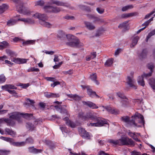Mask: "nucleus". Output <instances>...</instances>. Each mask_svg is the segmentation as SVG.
I'll return each mask as SVG.
<instances>
[{
  "label": "nucleus",
  "mask_w": 155,
  "mask_h": 155,
  "mask_svg": "<svg viewBox=\"0 0 155 155\" xmlns=\"http://www.w3.org/2000/svg\"><path fill=\"white\" fill-rule=\"evenodd\" d=\"M27 127H28L29 129L30 130H34V128H35V126L34 124H33L31 123H28L27 124Z\"/></svg>",
  "instance_id": "obj_36"
},
{
  "label": "nucleus",
  "mask_w": 155,
  "mask_h": 155,
  "mask_svg": "<svg viewBox=\"0 0 155 155\" xmlns=\"http://www.w3.org/2000/svg\"><path fill=\"white\" fill-rule=\"evenodd\" d=\"M17 86H21L23 88H26L28 87L29 86V84H18L17 85Z\"/></svg>",
  "instance_id": "obj_39"
},
{
  "label": "nucleus",
  "mask_w": 155,
  "mask_h": 155,
  "mask_svg": "<svg viewBox=\"0 0 155 155\" xmlns=\"http://www.w3.org/2000/svg\"><path fill=\"white\" fill-rule=\"evenodd\" d=\"M132 119L130 120L128 116H124L121 117L122 121L127 123L130 125H134L137 126L136 122H138L139 123L144 124V118L142 115L139 113H136L134 116H132Z\"/></svg>",
  "instance_id": "obj_4"
},
{
  "label": "nucleus",
  "mask_w": 155,
  "mask_h": 155,
  "mask_svg": "<svg viewBox=\"0 0 155 155\" xmlns=\"http://www.w3.org/2000/svg\"><path fill=\"white\" fill-rule=\"evenodd\" d=\"M5 51L7 54L10 56L12 57L14 55V52L10 49H7Z\"/></svg>",
  "instance_id": "obj_35"
},
{
  "label": "nucleus",
  "mask_w": 155,
  "mask_h": 155,
  "mask_svg": "<svg viewBox=\"0 0 155 155\" xmlns=\"http://www.w3.org/2000/svg\"><path fill=\"white\" fill-rule=\"evenodd\" d=\"M10 152L9 150H0V155H8Z\"/></svg>",
  "instance_id": "obj_31"
},
{
  "label": "nucleus",
  "mask_w": 155,
  "mask_h": 155,
  "mask_svg": "<svg viewBox=\"0 0 155 155\" xmlns=\"http://www.w3.org/2000/svg\"><path fill=\"white\" fill-rule=\"evenodd\" d=\"M127 21H125L122 23L120 24L118 27L119 28H124L125 29H126L127 27Z\"/></svg>",
  "instance_id": "obj_27"
},
{
  "label": "nucleus",
  "mask_w": 155,
  "mask_h": 155,
  "mask_svg": "<svg viewBox=\"0 0 155 155\" xmlns=\"http://www.w3.org/2000/svg\"><path fill=\"white\" fill-rule=\"evenodd\" d=\"M83 135H81V137L85 138L87 139H89L90 137V135H89V133L87 132L86 131H85V132H84L83 134Z\"/></svg>",
  "instance_id": "obj_37"
},
{
  "label": "nucleus",
  "mask_w": 155,
  "mask_h": 155,
  "mask_svg": "<svg viewBox=\"0 0 155 155\" xmlns=\"http://www.w3.org/2000/svg\"><path fill=\"white\" fill-rule=\"evenodd\" d=\"M28 149L29 152L35 154L41 153L42 151L41 149H38L35 148L34 147H28Z\"/></svg>",
  "instance_id": "obj_12"
},
{
  "label": "nucleus",
  "mask_w": 155,
  "mask_h": 155,
  "mask_svg": "<svg viewBox=\"0 0 155 155\" xmlns=\"http://www.w3.org/2000/svg\"><path fill=\"white\" fill-rule=\"evenodd\" d=\"M60 128L62 130V132H64L65 133H67L68 131L66 127H60Z\"/></svg>",
  "instance_id": "obj_57"
},
{
  "label": "nucleus",
  "mask_w": 155,
  "mask_h": 155,
  "mask_svg": "<svg viewBox=\"0 0 155 155\" xmlns=\"http://www.w3.org/2000/svg\"><path fill=\"white\" fill-rule=\"evenodd\" d=\"M44 3L43 1H39L35 2V5L42 6L44 4Z\"/></svg>",
  "instance_id": "obj_42"
},
{
  "label": "nucleus",
  "mask_w": 155,
  "mask_h": 155,
  "mask_svg": "<svg viewBox=\"0 0 155 155\" xmlns=\"http://www.w3.org/2000/svg\"><path fill=\"white\" fill-rule=\"evenodd\" d=\"M152 71H150L148 74H144L141 77H139L138 79V83L139 85L143 87L145 85L144 81L143 78L144 77H148L151 75Z\"/></svg>",
  "instance_id": "obj_7"
},
{
  "label": "nucleus",
  "mask_w": 155,
  "mask_h": 155,
  "mask_svg": "<svg viewBox=\"0 0 155 155\" xmlns=\"http://www.w3.org/2000/svg\"><path fill=\"white\" fill-rule=\"evenodd\" d=\"M87 90V94L90 97H93L95 95L98 97H99L97 94L95 92L93 91L92 89H90L89 88Z\"/></svg>",
  "instance_id": "obj_20"
},
{
  "label": "nucleus",
  "mask_w": 155,
  "mask_h": 155,
  "mask_svg": "<svg viewBox=\"0 0 155 155\" xmlns=\"http://www.w3.org/2000/svg\"><path fill=\"white\" fill-rule=\"evenodd\" d=\"M2 89H6V90L8 89H16L17 87L15 86L13 84H6L5 85L2 86L1 87Z\"/></svg>",
  "instance_id": "obj_17"
},
{
  "label": "nucleus",
  "mask_w": 155,
  "mask_h": 155,
  "mask_svg": "<svg viewBox=\"0 0 155 155\" xmlns=\"http://www.w3.org/2000/svg\"><path fill=\"white\" fill-rule=\"evenodd\" d=\"M57 37L66 45L71 47H78L82 44L74 36L70 34L66 35L64 32L61 30L58 31Z\"/></svg>",
  "instance_id": "obj_1"
},
{
  "label": "nucleus",
  "mask_w": 155,
  "mask_h": 155,
  "mask_svg": "<svg viewBox=\"0 0 155 155\" xmlns=\"http://www.w3.org/2000/svg\"><path fill=\"white\" fill-rule=\"evenodd\" d=\"M6 134L9 135L13 137H15V136L16 133L15 132L13 131L11 129L8 128H6L5 129Z\"/></svg>",
  "instance_id": "obj_14"
},
{
  "label": "nucleus",
  "mask_w": 155,
  "mask_h": 155,
  "mask_svg": "<svg viewBox=\"0 0 155 155\" xmlns=\"http://www.w3.org/2000/svg\"><path fill=\"white\" fill-rule=\"evenodd\" d=\"M53 7L50 6H45L44 9L46 12H53Z\"/></svg>",
  "instance_id": "obj_23"
},
{
  "label": "nucleus",
  "mask_w": 155,
  "mask_h": 155,
  "mask_svg": "<svg viewBox=\"0 0 155 155\" xmlns=\"http://www.w3.org/2000/svg\"><path fill=\"white\" fill-rule=\"evenodd\" d=\"M60 94H59L52 93V98H57L60 97Z\"/></svg>",
  "instance_id": "obj_59"
},
{
  "label": "nucleus",
  "mask_w": 155,
  "mask_h": 155,
  "mask_svg": "<svg viewBox=\"0 0 155 155\" xmlns=\"http://www.w3.org/2000/svg\"><path fill=\"white\" fill-rule=\"evenodd\" d=\"M22 114L23 115V117L26 118L31 117L32 116V114H29L28 113H26L24 114H19L18 112H13L9 114L10 116L9 118L13 120H11L9 118L5 119L4 120L9 125L13 126L15 124L14 120H15L18 121H20L21 118V115Z\"/></svg>",
  "instance_id": "obj_3"
},
{
  "label": "nucleus",
  "mask_w": 155,
  "mask_h": 155,
  "mask_svg": "<svg viewBox=\"0 0 155 155\" xmlns=\"http://www.w3.org/2000/svg\"><path fill=\"white\" fill-rule=\"evenodd\" d=\"M1 43L2 44V45L5 48H7L9 46V44L6 41L2 42H1Z\"/></svg>",
  "instance_id": "obj_43"
},
{
  "label": "nucleus",
  "mask_w": 155,
  "mask_h": 155,
  "mask_svg": "<svg viewBox=\"0 0 155 155\" xmlns=\"http://www.w3.org/2000/svg\"><path fill=\"white\" fill-rule=\"evenodd\" d=\"M35 23V21L34 20L29 18H27L26 23L32 24Z\"/></svg>",
  "instance_id": "obj_47"
},
{
  "label": "nucleus",
  "mask_w": 155,
  "mask_h": 155,
  "mask_svg": "<svg viewBox=\"0 0 155 155\" xmlns=\"http://www.w3.org/2000/svg\"><path fill=\"white\" fill-rule=\"evenodd\" d=\"M78 130L80 135H83L84 133L86 131L84 129L82 128H79Z\"/></svg>",
  "instance_id": "obj_40"
},
{
  "label": "nucleus",
  "mask_w": 155,
  "mask_h": 155,
  "mask_svg": "<svg viewBox=\"0 0 155 155\" xmlns=\"http://www.w3.org/2000/svg\"><path fill=\"white\" fill-rule=\"evenodd\" d=\"M131 155H141L140 152L135 151H132L130 152Z\"/></svg>",
  "instance_id": "obj_51"
},
{
  "label": "nucleus",
  "mask_w": 155,
  "mask_h": 155,
  "mask_svg": "<svg viewBox=\"0 0 155 155\" xmlns=\"http://www.w3.org/2000/svg\"><path fill=\"white\" fill-rule=\"evenodd\" d=\"M62 63L63 62L62 61L60 62L58 64L55 65L53 66V68L54 69H58L60 67L61 65L62 64Z\"/></svg>",
  "instance_id": "obj_54"
},
{
  "label": "nucleus",
  "mask_w": 155,
  "mask_h": 155,
  "mask_svg": "<svg viewBox=\"0 0 155 155\" xmlns=\"http://www.w3.org/2000/svg\"><path fill=\"white\" fill-rule=\"evenodd\" d=\"M155 12V11H152L149 14L146 15L145 16V17L144 18V19H147V18H149L151 15H152Z\"/></svg>",
  "instance_id": "obj_49"
},
{
  "label": "nucleus",
  "mask_w": 155,
  "mask_h": 155,
  "mask_svg": "<svg viewBox=\"0 0 155 155\" xmlns=\"http://www.w3.org/2000/svg\"><path fill=\"white\" fill-rule=\"evenodd\" d=\"M35 40H28L25 41H24L23 42V44L24 45H27L30 44H35Z\"/></svg>",
  "instance_id": "obj_29"
},
{
  "label": "nucleus",
  "mask_w": 155,
  "mask_h": 155,
  "mask_svg": "<svg viewBox=\"0 0 155 155\" xmlns=\"http://www.w3.org/2000/svg\"><path fill=\"white\" fill-rule=\"evenodd\" d=\"M87 16L88 18L91 20H93L95 17L94 15L91 14H88Z\"/></svg>",
  "instance_id": "obj_62"
},
{
  "label": "nucleus",
  "mask_w": 155,
  "mask_h": 155,
  "mask_svg": "<svg viewBox=\"0 0 155 155\" xmlns=\"http://www.w3.org/2000/svg\"><path fill=\"white\" fill-rule=\"evenodd\" d=\"M135 81L133 78L130 77H127V83L131 87L134 89H136L137 87L135 85Z\"/></svg>",
  "instance_id": "obj_9"
},
{
  "label": "nucleus",
  "mask_w": 155,
  "mask_h": 155,
  "mask_svg": "<svg viewBox=\"0 0 155 155\" xmlns=\"http://www.w3.org/2000/svg\"><path fill=\"white\" fill-rule=\"evenodd\" d=\"M96 10L100 14H103L104 12V9L100 8H97Z\"/></svg>",
  "instance_id": "obj_45"
},
{
  "label": "nucleus",
  "mask_w": 155,
  "mask_h": 155,
  "mask_svg": "<svg viewBox=\"0 0 155 155\" xmlns=\"http://www.w3.org/2000/svg\"><path fill=\"white\" fill-rule=\"evenodd\" d=\"M82 102L84 104L87 105L89 107L92 108L93 109H97L98 108V107L97 106H96L95 104L90 101H88L87 102H86L85 101H83Z\"/></svg>",
  "instance_id": "obj_13"
},
{
  "label": "nucleus",
  "mask_w": 155,
  "mask_h": 155,
  "mask_svg": "<svg viewBox=\"0 0 155 155\" xmlns=\"http://www.w3.org/2000/svg\"><path fill=\"white\" fill-rule=\"evenodd\" d=\"M133 8L134 6L132 5H128L123 7L122 8V11H125L128 9H132Z\"/></svg>",
  "instance_id": "obj_30"
},
{
  "label": "nucleus",
  "mask_w": 155,
  "mask_h": 155,
  "mask_svg": "<svg viewBox=\"0 0 155 155\" xmlns=\"http://www.w3.org/2000/svg\"><path fill=\"white\" fill-rule=\"evenodd\" d=\"M147 67L148 68L150 69V71H152V69L154 67L153 64L152 63L149 64H148Z\"/></svg>",
  "instance_id": "obj_52"
},
{
  "label": "nucleus",
  "mask_w": 155,
  "mask_h": 155,
  "mask_svg": "<svg viewBox=\"0 0 155 155\" xmlns=\"http://www.w3.org/2000/svg\"><path fill=\"white\" fill-rule=\"evenodd\" d=\"M52 93L46 92L45 93V96L48 98H52Z\"/></svg>",
  "instance_id": "obj_44"
},
{
  "label": "nucleus",
  "mask_w": 155,
  "mask_h": 155,
  "mask_svg": "<svg viewBox=\"0 0 155 155\" xmlns=\"http://www.w3.org/2000/svg\"><path fill=\"white\" fill-rule=\"evenodd\" d=\"M147 50H143L140 55V58H145L147 56Z\"/></svg>",
  "instance_id": "obj_32"
},
{
  "label": "nucleus",
  "mask_w": 155,
  "mask_h": 155,
  "mask_svg": "<svg viewBox=\"0 0 155 155\" xmlns=\"http://www.w3.org/2000/svg\"><path fill=\"white\" fill-rule=\"evenodd\" d=\"M63 120L65 121V123L67 125L72 128H75L79 124H78H78L77 122L76 123L69 120V118L67 117H66L64 118Z\"/></svg>",
  "instance_id": "obj_8"
},
{
  "label": "nucleus",
  "mask_w": 155,
  "mask_h": 155,
  "mask_svg": "<svg viewBox=\"0 0 155 155\" xmlns=\"http://www.w3.org/2000/svg\"><path fill=\"white\" fill-rule=\"evenodd\" d=\"M39 71V69L38 68H35L34 67H31L29 68L27 70L28 72L31 71Z\"/></svg>",
  "instance_id": "obj_41"
},
{
  "label": "nucleus",
  "mask_w": 155,
  "mask_h": 155,
  "mask_svg": "<svg viewBox=\"0 0 155 155\" xmlns=\"http://www.w3.org/2000/svg\"><path fill=\"white\" fill-rule=\"evenodd\" d=\"M117 95L122 99H125L124 100H123L122 102H123V104H122V106H124V102H127V99L126 98V97L124 96V94L120 92H118L117 93Z\"/></svg>",
  "instance_id": "obj_18"
},
{
  "label": "nucleus",
  "mask_w": 155,
  "mask_h": 155,
  "mask_svg": "<svg viewBox=\"0 0 155 155\" xmlns=\"http://www.w3.org/2000/svg\"><path fill=\"white\" fill-rule=\"evenodd\" d=\"M155 34V29H154L151 31L148 35L150 37L153 35Z\"/></svg>",
  "instance_id": "obj_64"
},
{
  "label": "nucleus",
  "mask_w": 155,
  "mask_h": 155,
  "mask_svg": "<svg viewBox=\"0 0 155 155\" xmlns=\"http://www.w3.org/2000/svg\"><path fill=\"white\" fill-rule=\"evenodd\" d=\"M119 140L120 146L129 145L134 146L135 145V143L132 139L127 137H122Z\"/></svg>",
  "instance_id": "obj_6"
},
{
  "label": "nucleus",
  "mask_w": 155,
  "mask_h": 155,
  "mask_svg": "<svg viewBox=\"0 0 155 155\" xmlns=\"http://www.w3.org/2000/svg\"><path fill=\"white\" fill-rule=\"evenodd\" d=\"M91 58L92 59H93L94 58H95L96 57L97 55L96 54V52H93L91 53Z\"/></svg>",
  "instance_id": "obj_60"
},
{
  "label": "nucleus",
  "mask_w": 155,
  "mask_h": 155,
  "mask_svg": "<svg viewBox=\"0 0 155 155\" xmlns=\"http://www.w3.org/2000/svg\"><path fill=\"white\" fill-rule=\"evenodd\" d=\"M84 24L86 28L89 30H93L95 28V26L90 22L85 21Z\"/></svg>",
  "instance_id": "obj_16"
},
{
  "label": "nucleus",
  "mask_w": 155,
  "mask_h": 155,
  "mask_svg": "<svg viewBox=\"0 0 155 155\" xmlns=\"http://www.w3.org/2000/svg\"><path fill=\"white\" fill-rule=\"evenodd\" d=\"M6 80L5 76L3 74L0 75V83L4 82Z\"/></svg>",
  "instance_id": "obj_38"
},
{
  "label": "nucleus",
  "mask_w": 155,
  "mask_h": 155,
  "mask_svg": "<svg viewBox=\"0 0 155 155\" xmlns=\"http://www.w3.org/2000/svg\"><path fill=\"white\" fill-rule=\"evenodd\" d=\"M6 91H8L9 93L12 94L16 95L17 94L15 91L14 90H11L9 89H7L6 90Z\"/></svg>",
  "instance_id": "obj_58"
},
{
  "label": "nucleus",
  "mask_w": 155,
  "mask_h": 155,
  "mask_svg": "<svg viewBox=\"0 0 155 155\" xmlns=\"http://www.w3.org/2000/svg\"><path fill=\"white\" fill-rule=\"evenodd\" d=\"M54 62H58L60 61V59L58 58V57L57 55H54Z\"/></svg>",
  "instance_id": "obj_63"
},
{
  "label": "nucleus",
  "mask_w": 155,
  "mask_h": 155,
  "mask_svg": "<svg viewBox=\"0 0 155 155\" xmlns=\"http://www.w3.org/2000/svg\"><path fill=\"white\" fill-rule=\"evenodd\" d=\"M32 17L38 19L40 20V23L43 26L47 28H50L51 26L50 23L45 21L48 19V17L45 14L37 12L32 15Z\"/></svg>",
  "instance_id": "obj_5"
},
{
  "label": "nucleus",
  "mask_w": 155,
  "mask_h": 155,
  "mask_svg": "<svg viewBox=\"0 0 155 155\" xmlns=\"http://www.w3.org/2000/svg\"><path fill=\"white\" fill-rule=\"evenodd\" d=\"M17 20L14 19H11L7 22V25L9 26L14 25L17 22Z\"/></svg>",
  "instance_id": "obj_22"
},
{
  "label": "nucleus",
  "mask_w": 155,
  "mask_h": 155,
  "mask_svg": "<svg viewBox=\"0 0 155 155\" xmlns=\"http://www.w3.org/2000/svg\"><path fill=\"white\" fill-rule=\"evenodd\" d=\"M128 135L133 138L136 136L134 133H132L130 130H129L128 132Z\"/></svg>",
  "instance_id": "obj_53"
},
{
  "label": "nucleus",
  "mask_w": 155,
  "mask_h": 155,
  "mask_svg": "<svg viewBox=\"0 0 155 155\" xmlns=\"http://www.w3.org/2000/svg\"><path fill=\"white\" fill-rule=\"evenodd\" d=\"M93 22L94 23H96V22H104V20L99 18L96 17L95 16L94 18L93 19Z\"/></svg>",
  "instance_id": "obj_34"
},
{
  "label": "nucleus",
  "mask_w": 155,
  "mask_h": 155,
  "mask_svg": "<svg viewBox=\"0 0 155 155\" xmlns=\"http://www.w3.org/2000/svg\"><path fill=\"white\" fill-rule=\"evenodd\" d=\"M60 83L59 81H56L54 82L53 84H51V86L53 87H54L55 86L57 85H59L60 84Z\"/></svg>",
  "instance_id": "obj_61"
},
{
  "label": "nucleus",
  "mask_w": 155,
  "mask_h": 155,
  "mask_svg": "<svg viewBox=\"0 0 155 155\" xmlns=\"http://www.w3.org/2000/svg\"><path fill=\"white\" fill-rule=\"evenodd\" d=\"M21 12L23 13L24 15H31L32 12L30 11L28 9L23 10L22 8L20 9Z\"/></svg>",
  "instance_id": "obj_24"
},
{
  "label": "nucleus",
  "mask_w": 155,
  "mask_h": 155,
  "mask_svg": "<svg viewBox=\"0 0 155 155\" xmlns=\"http://www.w3.org/2000/svg\"><path fill=\"white\" fill-rule=\"evenodd\" d=\"M105 108L107 111L112 114H118L119 112L118 110L110 107H105Z\"/></svg>",
  "instance_id": "obj_11"
},
{
  "label": "nucleus",
  "mask_w": 155,
  "mask_h": 155,
  "mask_svg": "<svg viewBox=\"0 0 155 155\" xmlns=\"http://www.w3.org/2000/svg\"><path fill=\"white\" fill-rule=\"evenodd\" d=\"M78 116L83 120H90L96 122L97 127H101L105 124H108L107 121L105 119L93 116L90 113L84 114L83 112H80L78 114Z\"/></svg>",
  "instance_id": "obj_2"
},
{
  "label": "nucleus",
  "mask_w": 155,
  "mask_h": 155,
  "mask_svg": "<svg viewBox=\"0 0 155 155\" xmlns=\"http://www.w3.org/2000/svg\"><path fill=\"white\" fill-rule=\"evenodd\" d=\"M120 140H114L112 139L108 140V142L110 143H112L116 145L120 146Z\"/></svg>",
  "instance_id": "obj_21"
},
{
  "label": "nucleus",
  "mask_w": 155,
  "mask_h": 155,
  "mask_svg": "<svg viewBox=\"0 0 155 155\" xmlns=\"http://www.w3.org/2000/svg\"><path fill=\"white\" fill-rule=\"evenodd\" d=\"M138 13L137 12H132L128 13L129 17H132L133 16H136L138 15Z\"/></svg>",
  "instance_id": "obj_55"
},
{
  "label": "nucleus",
  "mask_w": 155,
  "mask_h": 155,
  "mask_svg": "<svg viewBox=\"0 0 155 155\" xmlns=\"http://www.w3.org/2000/svg\"><path fill=\"white\" fill-rule=\"evenodd\" d=\"M28 59L20 58V64H22L26 63Z\"/></svg>",
  "instance_id": "obj_50"
},
{
  "label": "nucleus",
  "mask_w": 155,
  "mask_h": 155,
  "mask_svg": "<svg viewBox=\"0 0 155 155\" xmlns=\"http://www.w3.org/2000/svg\"><path fill=\"white\" fill-rule=\"evenodd\" d=\"M25 143V142H15L12 143L14 146L17 147H20L24 146Z\"/></svg>",
  "instance_id": "obj_28"
},
{
  "label": "nucleus",
  "mask_w": 155,
  "mask_h": 155,
  "mask_svg": "<svg viewBox=\"0 0 155 155\" xmlns=\"http://www.w3.org/2000/svg\"><path fill=\"white\" fill-rule=\"evenodd\" d=\"M72 98L75 100H79L81 99L80 97L76 94L73 95Z\"/></svg>",
  "instance_id": "obj_48"
},
{
  "label": "nucleus",
  "mask_w": 155,
  "mask_h": 155,
  "mask_svg": "<svg viewBox=\"0 0 155 155\" xmlns=\"http://www.w3.org/2000/svg\"><path fill=\"white\" fill-rule=\"evenodd\" d=\"M62 11V9L61 8L57 7H53V12L57 13Z\"/></svg>",
  "instance_id": "obj_33"
},
{
  "label": "nucleus",
  "mask_w": 155,
  "mask_h": 155,
  "mask_svg": "<svg viewBox=\"0 0 155 155\" xmlns=\"http://www.w3.org/2000/svg\"><path fill=\"white\" fill-rule=\"evenodd\" d=\"M139 38H140L138 36L133 37L132 38V43L130 45V47L133 48L137 44Z\"/></svg>",
  "instance_id": "obj_15"
},
{
  "label": "nucleus",
  "mask_w": 155,
  "mask_h": 155,
  "mask_svg": "<svg viewBox=\"0 0 155 155\" xmlns=\"http://www.w3.org/2000/svg\"><path fill=\"white\" fill-rule=\"evenodd\" d=\"M90 78L92 81H95L97 84L98 85L99 84V82L96 80L97 75L96 73H94L91 75L90 76Z\"/></svg>",
  "instance_id": "obj_26"
},
{
  "label": "nucleus",
  "mask_w": 155,
  "mask_h": 155,
  "mask_svg": "<svg viewBox=\"0 0 155 155\" xmlns=\"http://www.w3.org/2000/svg\"><path fill=\"white\" fill-rule=\"evenodd\" d=\"M8 8V6L6 4H3L0 5V14H2Z\"/></svg>",
  "instance_id": "obj_19"
},
{
  "label": "nucleus",
  "mask_w": 155,
  "mask_h": 155,
  "mask_svg": "<svg viewBox=\"0 0 155 155\" xmlns=\"http://www.w3.org/2000/svg\"><path fill=\"white\" fill-rule=\"evenodd\" d=\"M51 4H55L58 6H64L67 7H69V5L66 3L57 0H52Z\"/></svg>",
  "instance_id": "obj_10"
},
{
  "label": "nucleus",
  "mask_w": 155,
  "mask_h": 155,
  "mask_svg": "<svg viewBox=\"0 0 155 155\" xmlns=\"http://www.w3.org/2000/svg\"><path fill=\"white\" fill-rule=\"evenodd\" d=\"M26 143H33L34 140L31 137H29L26 140Z\"/></svg>",
  "instance_id": "obj_46"
},
{
  "label": "nucleus",
  "mask_w": 155,
  "mask_h": 155,
  "mask_svg": "<svg viewBox=\"0 0 155 155\" xmlns=\"http://www.w3.org/2000/svg\"><path fill=\"white\" fill-rule=\"evenodd\" d=\"M113 59L110 58L108 59L105 63V65L107 67L110 66L113 63Z\"/></svg>",
  "instance_id": "obj_25"
},
{
  "label": "nucleus",
  "mask_w": 155,
  "mask_h": 155,
  "mask_svg": "<svg viewBox=\"0 0 155 155\" xmlns=\"http://www.w3.org/2000/svg\"><path fill=\"white\" fill-rule=\"evenodd\" d=\"M13 61L16 63L20 64V58H14L13 59Z\"/></svg>",
  "instance_id": "obj_56"
}]
</instances>
